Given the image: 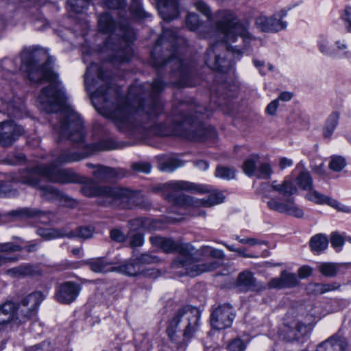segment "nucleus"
Segmentation results:
<instances>
[{
  "label": "nucleus",
  "mask_w": 351,
  "mask_h": 351,
  "mask_svg": "<svg viewBox=\"0 0 351 351\" xmlns=\"http://www.w3.org/2000/svg\"><path fill=\"white\" fill-rule=\"evenodd\" d=\"M106 6L110 9H120L125 5V0H104Z\"/></svg>",
  "instance_id": "nucleus-58"
},
{
  "label": "nucleus",
  "mask_w": 351,
  "mask_h": 351,
  "mask_svg": "<svg viewBox=\"0 0 351 351\" xmlns=\"http://www.w3.org/2000/svg\"><path fill=\"white\" fill-rule=\"evenodd\" d=\"M80 291V287L77 283L66 282L58 287L56 298L60 303L70 304L76 299Z\"/></svg>",
  "instance_id": "nucleus-15"
},
{
  "label": "nucleus",
  "mask_w": 351,
  "mask_h": 351,
  "mask_svg": "<svg viewBox=\"0 0 351 351\" xmlns=\"http://www.w3.org/2000/svg\"><path fill=\"white\" fill-rule=\"evenodd\" d=\"M337 339V335H333L326 339V341L319 343L317 347L316 351H328L330 350V346L332 345V341Z\"/></svg>",
  "instance_id": "nucleus-55"
},
{
  "label": "nucleus",
  "mask_w": 351,
  "mask_h": 351,
  "mask_svg": "<svg viewBox=\"0 0 351 351\" xmlns=\"http://www.w3.org/2000/svg\"><path fill=\"white\" fill-rule=\"evenodd\" d=\"M157 8L160 16L167 21L176 19L178 15L177 0H158Z\"/></svg>",
  "instance_id": "nucleus-21"
},
{
  "label": "nucleus",
  "mask_w": 351,
  "mask_h": 351,
  "mask_svg": "<svg viewBox=\"0 0 351 351\" xmlns=\"http://www.w3.org/2000/svg\"><path fill=\"white\" fill-rule=\"evenodd\" d=\"M310 328L308 325L298 322L295 326V330H290L285 339L287 341H292L300 339L309 332Z\"/></svg>",
  "instance_id": "nucleus-34"
},
{
  "label": "nucleus",
  "mask_w": 351,
  "mask_h": 351,
  "mask_svg": "<svg viewBox=\"0 0 351 351\" xmlns=\"http://www.w3.org/2000/svg\"><path fill=\"white\" fill-rule=\"evenodd\" d=\"M154 191H162L168 201L181 206L210 207L223 202L225 196L221 192L210 194L201 199L180 193L182 191L205 193L208 189L205 186L187 181H172L154 189Z\"/></svg>",
  "instance_id": "nucleus-6"
},
{
  "label": "nucleus",
  "mask_w": 351,
  "mask_h": 351,
  "mask_svg": "<svg viewBox=\"0 0 351 351\" xmlns=\"http://www.w3.org/2000/svg\"><path fill=\"white\" fill-rule=\"evenodd\" d=\"M340 113L332 112L327 118L323 128V136L325 138H330L332 134L339 123Z\"/></svg>",
  "instance_id": "nucleus-25"
},
{
  "label": "nucleus",
  "mask_w": 351,
  "mask_h": 351,
  "mask_svg": "<svg viewBox=\"0 0 351 351\" xmlns=\"http://www.w3.org/2000/svg\"><path fill=\"white\" fill-rule=\"evenodd\" d=\"M343 20L346 23V27L348 32H351V6L345 9Z\"/></svg>",
  "instance_id": "nucleus-60"
},
{
  "label": "nucleus",
  "mask_w": 351,
  "mask_h": 351,
  "mask_svg": "<svg viewBox=\"0 0 351 351\" xmlns=\"http://www.w3.org/2000/svg\"><path fill=\"white\" fill-rule=\"evenodd\" d=\"M27 351H58L56 348H53L51 343L47 342H43L41 343L35 345L29 348Z\"/></svg>",
  "instance_id": "nucleus-50"
},
{
  "label": "nucleus",
  "mask_w": 351,
  "mask_h": 351,
  "mask_svg": "<svg viewBox=\"0 0 351 351\" xmlns=\"http://www.w3.org/2000/svg\"><path fill=\"white\" fill-rule=\"evenodd\" d=\"M127 171L121 168H112L99 165L93 171L94 177L99 181H108L112 179H120L126 176Z\"/></svg>",
  "instance_id": "nucleus-19"
},
{
  "label": "nucleus",
  "mask_w": 351,
  "mask_h": 351,
  "mask_svg": "<svg viewBox=\"0 0 351 351\" xmlns=\"http://www.w3.org/2000/svg\"><path fill=\"white\" fill-rule=\"evenodd\" d=\"M136 258L141 266L142 265L157 263L160 261V258L158 256L149 253L142 254L140 256L137 257Z\"/></svg>",
  "instance_id": "nucleus-46"
},
{
  "label": "nucleus",
  "mask_w": 351,
  "mask_h": 351,
  "mask_svg": "<svg viewBox=\"0 0 351 351\" xmlns=\"http://www.w3.org/2000/svg\"><path fill=\"white\" fill-rule=\"evenodd\" d=\"M110 237L112 241L118 243L123 242L125 240V234L118 228H114L111 230L110 232Z\"/></svg>",
  "instance_id": "nucleus-51"
},
{
  "label": "nucleus",
  "mask_w": 351,
  "mask_h": 351,
  "mask_svg": "<svg viewBox=\"0 0 351 351\" xmlns=\"http://www.w3.org/2000/svg\"><path fill=\"white\" fill-rule=\"evenodd\" d=\"M132 169L136 173H149L152 169V165L147 162H136L132 164Z\"/></svg>",
  "instance_id": "nucleus-45"
},
{
  "label": "nucleus",
  "mask_w": 351,
  "mask_h": 351,
  "mask_svg": "<svg viewBox=\"0 0 351 351\" xmlns=\"http://www.w3.org/2000/svg\"><path fill=\"white\" fill-rule=\"evenodd\" d=\"M345 159L339 156H333L331 157L329 163V168L336 172L341 171L346 166Z\"/></svg>",
  "instance_id": "nucleus-41"
},
{
  "label": "nucleus",
  "mask_w": 351,
  "mask_h": 351,
  "mask_svg": "<svg viewBox=\"0 0 351 351\" xmlns=\"http://www.w3.org/2000/svg\"><path fill=\"white\" fill-rule=\"evenodd\" d=\"M271 187L274 191L278 192L285 197L292 195L297 192V188L289 180H285L282 184H279L276 183V181H273Z\"/></svg>",
  "instance_id": "nucleus-26"
},
{
  "label": "nucleus",
  "mask_w": 351,
  "mask_h": 351,
  "mask_svg": "<svg viewBox=\"0 0 351 351\" xmlns=\"http://www.w3.org/2000/svg\"><path fill=\"white\" fill-rule=\"evenodd\" d=\"M94 232V228L90 226H80L74 230H68L66 229V237L69 239L79 238L88 239L92 237Z\"/></svg>",
  "instance_id": "nucleus-29"
},
{
  "label": "nucleus",
  "mask_w": 351,
  "mask_h": 351,
  "mask_svg": "<svg viewBox=\"0 0 351 351\" xmlns=\"http://www.w3.org/2000/svg\"><path fill=\"white\" fill-rule=\"evenodd\" d=\"M86 264L90 267L91 271L96 273H105L112 270L110 263L104 258H91Z\"/></svg>",
  "instance_id": "nucleus-27"
},
{
  "label": "nucleus",
  "mask_w": 351,
  "mask_h": 351,
  "mask_svg": "<svg viewBox=\"0 0 351 351\" xmlns=\"http://www.w3.org/2000/svg\"><path fill=\"white\" fill-rule=\"evenodd\" d=\"M308 193L306 195V199L310 201L314 202L317 204H327L332 207H337L338 202L330 198L329 197L325 196L319 192L313 190L308 191Z\"/></svg>",
  "instance_id": "nucleus-30"
},
{
  "label": "nucleus",
  "mask_w": 351,
  "mask_h": 351,
  "mask_svg": "<svg viewBox=\"0 0 351 351\" xmlns=\"http://www.w3.org/2000/svg\"><path fill=\"white\" fill-rule=\"evenodd\" d=\"M340 286V284L337 282L329 284H322L323 294L328 291L337 290Z\"/></svg>",
  "instance_id": "nucleus-62"
},
{
  "label": "nucleus",
  "mask_w": 351,
  "mask_h": 351,
  "mask_svg": "<svg viewBox=\"0 0 351 351\" xmlns=\"http://www.w3.org/2000/svg\"><path fill=\"white\" fill-rule=\"evenodd\" d=\"M306 291L308 294H323L322 284L309 283L306 287Z\"/></svg>",
  "instance_id": "nucleus-56"
},
{
  "label": "nucleus",
  "mask_w": 351,
  "mask_h": 351,
  "mask_svg": "<svg viewBox=\"0 0 351 351\" xmlns=\"http://www.w3.org/2000/svg\"><path fill=\"white\" fill-rule=\"evenodd\" d=\"M19 195V192L16 189L10 188L4 182L0 181V197H14Z\"/></svg>",
  "instance_id": "nucleus-44"
},
{
  "label": "nucleus",
  "mask_w": 351,
  "mask_h": 351,
  "mask_svg": "<svg viewBox=\"0 0 351 351\" xmlns=\"http://www.w3.org/2000/svg\"><path fill=\"white\" fill-rule=\"evenodd\" d=\"M194 5L199 12H200L207 18L208 21H211L212 14L210 9L204 1L198 0L194 3Z\"/></svg>",
  "instance_id": "nucleus-47"
},
{
  "label": "nucleus",
  "mask_w": 351,
  "mask_h": 351,
  "mask_svg": "<svg viewBox=\"0 0 351 351\" xmlns=\"http://www.w3.org/2000/svg\"><path fill=\"white\" fill-rule=\"evenodd\" d=\"M245 348V346L240 339H234L228 346L229 351H243Z\"/></svg>",
  "instance_id": "nucleus-52"
},
{
  "label": "nucleus",
  "mask_w": 351,
  "mask_h": 351,
  "mask_svg": "<svg viewBox=\"0 0 351 351\" xmlns=\"http://www.w3.org/2000/svg\"><path fill=\"white\" fill-rule=\"evenodd\" d=\"M235 318V312L230 304H223L215 308L210 314V322L213 328L223 330L230 328Z\"/></svg>",
  "instance_id": "nucleus-12"
},
{
  "label": "nucleus",
  "mask_w": 351,
  "mask_h": 351,
  "mask_svg": "<svg viewBox=\"0 0 351 351\" xmlns=\"http://www.w3.org/2000/svg\"><path fill=\"white\" fill-rule=\"evenodd\" d=\"M330 242L332 245L335 247H340L344 243L343 238L338 232H332L330 237Z\"/></svg>",
  "instance_id": "nucleus-57"
},
{
  "label": "nucleus",
  "mask_w": 351,
  "mask_h": 351,
  "mask_svg": "<svg viewBox=\"0 0 351 351\" xmlns=\"http://www.w3.org/2000/svg\"><path fill=\"white\" fill-rule=\"evenodd\" d=\"M318 47L319 51L327 56H334L335 51L328 45V42L326 39L321 38L318 41Z\"/></svg>",
  "instance_id": "nucleus-49"
},
{
  "label": "nucleus",
  "mask_w": 351,
  "mask_h": 351,
  "mask_svg": "<svg viewBox=\"0 0 351 351\" xmlns=\"http://www.w3.org/2000/svg\"><path fill=\"white\" fill-rule=\"evenodd\" d=\"M143 243H144L143 234L140 232H137V233L134 234L131 237L130 241V245L132 247H140V246L143 245Z\"/></svg>",
  "instance_id": "nucleus-53"
},
{
  "label": "nucleus",
  "mask_w": 351,
  "mask_h": 351,
  "mask_svg": "<svg viewBox=\"0 0 351 351\" xmlns=\"http://www.w3.org/2000/svg\"><path fill=\"white\" fill-rule=\"evenodd\" d=\"M237 286L242 291H261L266 289L265 285L257 282L253 274L247 270L241 272L237 278Z\"/></svg>",
  "instance_id": "nucleus-16"
},
{
  "label": "nucleus",
  "mask_w": 351,
  "mask_h": 351,
  "mask_svg": "<svg viewBox=\"0 0 351 351\" xmlns=\"http://www.w3.org/2000/svg\"><path fill=\"white\" fill-rule=\"evenodd\" d=\"M37 233L45 240L66 237V228H38Z\"/></svg>",
  "instance_id": "nucleus-32"
},
{
  "label": "nucleus",
  "mask_w": 351,
  "mask_h": 351,
  "mask_svg": "<svg viewBox=\"0 0 351 351\" xmlns=\"http://www.w3.org/2000/svg\"><path fill=\"white\" fill-rule=\"evenodd\" d=\"M215 24L223 42L217 43L207 50L205 62L213 70L226 73L234 64L232 57L243 53L253 37L230 10L218 11Z\"/></svg>",
  "instance_id": "nucleus-3"
},
{
  "label": "nucleus",
  "mask_w": 351,
  "mask_h": 351,
  "mask_svg": "<svg viewBox=\"0 0 351 351\" xmlns=\"http://www.w3.org/2000/svg\"><path fill=\"white\" fill-rule=\"evenodd\" d=\"M259 160V156L252 154L250 156L243 165L244 173L248 176H255L257 170V164Z\"/></svg>",
  "instance_id": "nucleus-36"
},
{
  "label": "nucleus",
  "mask_w": 351,
  "mask_h": 351,
  "mask_svg": "<svg viewBox=\"0 0 351 351\" xmlns=\"http://www.w3.org/2000/svg\"><path fill=\"white\" fill-rule=\"evenodd\" d=\"M2 103L3 105V112L9 117L14 118H21L22 117L23 112V105L22 102L13 101L4 103V101H2Z\"/></svg>",
  "instance_id": "nucleus-28"
},
{
  "label": "nucleus",
  "mask_w": 351,
  "mask_h": 351,
  "mask_svg": "<svg viewBox=\"0 0 351 351\" xmlns=\"http://www.w3.org/2000/svg\"><path fill=\"white\" fill-rule=\"evenodd\" d=\"M200 311L186 305L178 309L169 320L167 332L171 341H177L178 332H182L184 340L191 339L199 328Z\"/></svg>",
  "instance_id": "nucleus-9"
},
{
  "label": "nucleus",
  "mask_w": 351,
  "mask_h": 351,
  "mask_svg": "<svg viewBox=\"0 0 351 351\" xmlns=\"http://www.w3.org/2000/svg\"><path fill=\"white\" fill-rule=\"evenodd\" d=\"M267 206L270 210L280 213H285L298 218H302L304 216L303 210L294 203L293 198H289L284 202L271 198L267 202Z\"/></svg>",
  "instance_id": "nucleus-14"
},
{
  "label": "nucleus",
  "mask_w": 351,
  "mask_h": 351,
  "mask_svg": "<svg viewBox=\"0 0 351 351\" xmlns=\"http://www.w3.org/2000/svg\"><path fill=\"white\" fill-rule=\"evenodd\" d=\"M186 24L191 31H195L202 26L199 16L195 13L188 14L186 19Z\"/></svg>",
  "instance_id": "nucleus-42"
},
{
  "label": "nucleus",
  "mask_w": 351,
  "mask_h": 351,
  "mask_svg": "<svg viewBox=\"0 0 351 351\" xmlns=\"http://www.w3.org/2000/svg\"><path fill=\"white\" fill-rule=\"evenodd\" d=\"M115 270L128 276H136L143 274L145 276L156 277L159 274V271L155 269H149L146 271H143L137 258L117 267Z\"/></svg>",
  "instance_id": "nucleus-17"
},
{
  "label": "nucleus",
  "mask_w": 351,
  "mask_h": 351,
  "mask_svg": "<svg viewBox=\"0 0 351 351\" xmlns=\"http://www.w3.org/2000/svg\"><path fill=\"white\" fill-rule=\"evenodd\" d=\"M60 201L66 207L75 208L77 206V202L62 193Z\"/></svg>",
  "instance_id": "nucleus-59"
},
{
  "label": "nucleus",
  "mask_w": 351,
  "mask_h": 351,
  "mask_svg": "<svg viewBox=\"0 0 351 351\" xmlns=\"http://www.w3.org/2000/svg\"><path fill=\"white\" fill-rule=\"evenodd\" d=\"M149 240L152 245L160 247L167 253L176 252L179 254V256L172 263V268L182 269L183 271H180L182 275L194 277L198 276L201 271L210 269L206 266L191 265L193 263L190 257L193 255L194 247L189 243H180L172 239L158 236L151 237Z\"/></svg>",
  "instance_id": "nucleus-8"
},
{
  "label": "nucleus",
  "mask_w": 351,
  "mask_h": 351,
  "mask_svg": "<svg viewBox=\"0 0 351 351\" xmlns=\"http://www.w3.org/2000/svg\"><path fill=\"white\" fill-rule=\"evenodd\" d=\"M84 83L89 92L98 85L93 92V103H101L107 118L123 133L136 138L178 135L202 141L206 137L202 120L209 117V110L202 105L180 102L173 110L171 126L156 122L163 112L160 95L167 86L160 76L152 83L130 86L124 97L112 83L110 74L99 64L92 63L86 69Z\"/></svg>",
  "instance_id": "nucleus-1"
},
{
  "label": "nucleus",
  "mask_w": 351,
  "mask_h": 351,
  "mask_svg": "<svg viewBox=\"0 0 351 351\" xmlns=\"http://www.w3.org/2000/svg\"><path fill=\"white\" fill-rule=\"evenodd\" d=\"M38 189L40 191V196L47 200H60L62 197V192L51 186H39Z\"/></svg>",
  "instance_id": "nucleus-35"
},
{
  "label": "nucleus",
  "mask_w": 351,
  "mask_h": 351,
  "mask_svg": "<svg viewBox=\"0 0 351 351\" xmlns=\"http://www.w3.org/2000/svg\"><path fill=\"white\" fill-rule=\"evenodd\" d=\"M24 133L23 128L12 120L0 123V145L11 146Z\"/></svg>",
  "instance_id": "nucleus-13"
},
{
  "label": "nucleus",
  "mask_w": 351,
  "mask_h": 351,
  "mask_svg": "<svg viewBox=\"0 0 351 351\" xmlns=\"http://www.w3.org/2000/svg\"><path fill=\"white\" fill-rule=\"evenodd\" d=\"M183 164V161L178 158L167 157L160 159L158 162V168L162 171L171 172L176 169L182 166Z\"/></svg>",
  "instance_id": "nucleus-31"
},
{
  "label": "nucleus",
  "mask_w": 351,
  "mask_h": 351,
  "mask_svg": "<svg viewBox=\"0 0 351 351\" xmlns=\"http://www.w3.org/2000/svg\"><path fill=\"white\" fill-rule=\"evenodd\" d=\"M234 170L230 167L217 166L215 176L222 179L230 180L234 178Z\"/></svg>",
  "instance_id": "nucleus-40"
},
{
  "label": "nucleus",
  "mask_w": 351,
  "mask_h": 351,
  "mask_svg": "<svg viewBox=\"0 0 351 351\" xmlns=\"http://www.w3.org/2000/svg\"><path fill=\"white\" fill-rule=\"evenodd\" d=\"M338 268V265L333 263H321L318 265V270L319 272L327 277H333L336 276Z\"/></svg>",
  "instance_id": "nucleus-39"
},
{
  "label": "nucleus",
  "mask_w": 351,
  "mask_h": 351,
  "mask_svg": "<svg viewBox=\"0 0 351 351\" xmlns=\"http://www.w3.org/2000/svg\"><path fill=\"white\" fill-rule=\"evenodd\" d=\"M20 69L26 73L28 80L34 84L45 82L49 85L43 88L38 97L39 108L47 113H54L62 110L58 117L59 123L53 126L58 136V141L68 139L77 147L85 148L83 153L72 152L68 149H55L51 153V163L38 165L20 172L16 180L18 182L37 187L41 178L52 182L66 184L81 182V178L69 169H61L58 166L80 160L95 152L110 150L114 148L112 141L104 140L93 144H86L85 132L80 115L71 106H63L64 91L58 75L52 71L51 61L41 62L38 53L24 49L21 54Z\"/></svg>",
  "instance_id": "nucleus-2"
},
{
  "label": "nucleus",
  "mask_w": 351,
  "mask_h": 351,
  "mask_svg": "<svg viewBox=\"0 0 351 351\" xmlns=\"http://www.w3.org/2000/svg\"><path fill=\"white\" fill-rule=\"evenodd\" d=\"M299 284V280L295 274L282 271L278 278H272L268 283L269 288L285 289L293 288Z\"/></svg>",
  "instance_id": "nucleus-18"
},
{
  "label": "nucleus",
  "mask_w": 351,
  "mask_h": 351,
  "mask_svg": "<svg viewBox=\"0 0 351 351\" xmlns=\"http://www.w3.org/2000/svg\"><path fill=\"white\" fill-rule=\"evenodd\" d=\"M224 253L223 251L213 248L208 245L202 246L200 249L193 252V255L190 257L192 264L196 266H206L209 267V270L201 271L199 274L204 272L212 271L220 267L222 265L223 259L224 258Z\"/></svg>",
  "instance_id": "nucleus-10"
},
{
  "label": "nucleus",
  "mask_w": 351,
  "mask_h": 351,
  "mask_svg": "<svg viewBox=\"0 0 351 351\" xmlns=\"http://www.w3.org/2000/svg\"><path fill=\"white\" fill-rule=\"evenodd\" d=\"M82 193L88 197H99L98 204L104 206L131 208L138 204L139 193L121 186H97L85 185Z\"/></svg>",
  "instance_id": "nucleus-7"
},
{
  "label": "nucleus",
  "mask_w": 351,
  "mask_h": 351,
  "mask_svg": "<svg viewBox=\"0 0 351 351\" xmlns=\"http://www.w3.org/2000/svg\"><path fill=\"white\" fill-rule=\"evenodd\" d=\"M278 107V99H275L268 104L266 112L270 115H274Z\"/></svg>",
  "instance_id": "nucleus-61"
},
{
  "label": "nucleus",
  "mask_w": 351,
  "mask_h": 351,
  "mask_svg": "<svg viewBox=\"0 0 351 351\" xmlns=\"http://www.w3.org/2000/svg\"><path fill=\"white\" fill-rule=\"evenodd\" d=\"M272 173V169L269 163L263 162L259 164L256 174L258 178L268 179Z\"/></svg>",
  "instance_id": "nucleus-43"
},
{
  "label": "nucleus",
  "mask_w": 351,
  "mask_h": 351,
  "mask_svg": "<svg viewBox=\"0 0 351 351\" xmlns=\"http://www.w3.org/2000/svg\"><path fill=\"white\" fill-rule=\"evenodd\" d=\"M298 273L300 278H305L311 275L312 269L308 266H303L299 269Z\"/></svg>",
  "instance_id": "nucleus-63"
},
{
  "label": "nucleus",
  "mask_w": 351,
  "mask_h": 351,
  "mask_svg": "<svg viewBox=\"0 0 351 351\" xmlns=\"http://www.w3.org/2000/svg\"><path fill=\"white\" fill-rule=\"evenodd\" d=\"M298 185L304 190L311 191L313 188V179L307 171H302L297 178Z\"/></svg>",
  "instance_id": "nucleus-38"
},
{
  "label": "nucleus",
  "mask_w": 351,
  "mask_h": 351,
  "mask_svg": "<svg viewBox=\"0 0 351 351\" xmlns=\"http://www.w3.org/2000/svg\"><path fill=\"white\" fill-rule=\"evenodd\" d=\"M44 299L45 296L40 291L32 292L23 298L16 305V319L19 323H24L32 319Z\"/></svg>",
  "instance_id": "nucleus-11"
},
{
  "label": "nucleus",
  "mask_w": 351,
  "mask_h": 351,
  "mask_svg": "<svg viewBox=\"0 0 351 351\" xmlns=\"http://www.w3.org/2000/svg\"><path fill=\"white\" fill-rule=\"evenodd\" d=\"M130 10L131 14L138 20H144L151 16L149 13L144 10L140 0H132Z\"/></svg>",
  "instance_id": "nucleus-37"
},
{
  "label": "nucleus",
  "mask_w": 351,
  "mask_h": 351,
  "mask_svg": "<svg viewBox=\"0 0 351 351\" xmlns=\"http://www.w3.org/2000/svg\"><path fill=\"white\" fill-rule=\"evenodd\" d=\"M292 160L287 158H281L279 161V167L281 169H284L287 167H290L292 165Z\"/></svg>",
  "instance_id": "nucleus-64"
},
{
  "label": "nucleus",
  "mask_w": 351,
  "mask_h": 351,
  "mask_svg": "<svg viewBox=\"0 0 351 351\" xmlns=\"http://www.w3.org/2000/svg\"><path fill=\"white\" fill-rule=\"evenodd\" d=\"M35 271L34 265L25 264L7 269L5 274L12 278H17L34 275Z\"/></svg>",
  "instance_id": "nucleus-24"
},
{
  "label": "nucleus",
  "mask_w": 351,
  "mask_h": 351,
  "mask_svg": "<svg viewBox=\"0 0 351 351\" xmlns=\"http://www.w3.org/2000/svg\"><path fill=\"white\" fill-rule=\"evenodd\" d=\"M16 319V304L6 302L0 305V330Z\"/></svg>",
  "instance_id": "nucleus-22"
},
{
  "label": "nucleus",
  "mask_w": 351,
  "mask_h": 351,
  "mask_svg": "<svg viewBox=\"0 0 351 351\" xmlns=\"http://www.w3.org/2000/svg\"><path fill=\"white\" fill-rule=\"evenodd\" d=\"M21 250V246L12 243H5L0 245V252H19Z\"/></svg>",
  "instance_id": "nucleus-54"
},
{
  "label": "nucleus",
  "mask_w": 351,
  "mask_h": 351,
  "mask_svg": "<svg viewBox=\"0 0 351 351\" xmlns=\"http://www.w3.org/2000/svg\"><path fill=\"white\" fill-rule=\"evenodd\" d=\"M187 41L175 29L164 28L151 53L150 62L157 70L169 66L177 86H192L193 71L191 65L182 55Z\"/></svg>",
  "instance_id": "nucleus-4"
},
{
  "label": "nucleus",
  "mask_w": 351,
  "mask_h": 351,
  "mask_svg": "<svg viewBox=\"0 0 351 351\" xmlns=\"http://www.w3.org/2000/svg\"><path fill=\"white\" fill-rule=\"evenodd\" d=\"M255 25L262 32H278L285 29L287 26L285 22L277 19L275 17H267L260 16L255 20Z\"/></svg>",
  "instance_id": "nucleus-20"
},
{
  "label": "nucleus",
  "mask_w": 351,
  "mask_h": 351,
  "mask_svg": "<svg viewBox=\"0 0 351 351\" xmlns=\"http://www.w3.org/2000/svg\"><path fill=\"white\" fill-rule=\"evenodd\" d=\"M347 346L348 343L346 339L337 335V339L332 341L328 351H346Z\"/></svg>",
  "instance_id": "nucleus-48"
},
{
  "label": "nucleus",
  "mask_w": 351,
  "mask_h": 351,
  "mask_svg": "<svg viewBox=\"0 0 351 351\" xmlns=\"http://www.w3.org/2000/svg\"><path fill=\"white\" fill-rule=\"evenodd\" d=\"M8 216L14 217H38L41 222L47 223L50 220L51 213L43 212L36 208H22L8 213Z\"/></svg>",
  "instance_id": "nucleus-23"
},
{
  "label": "nucleus",
  "mask_w": 351,
  "mask_h": 351,
  "mask_svg": "<svg viewBox=\"0 0 351 351\" xmlns=\"http://www.w3.org/2000/svg\"><path fill=\"white\" fill-rule=\"evenodd\" d=\"M328 244L327 237L324 234H317L310 240V247L313 252H320L326 249Z\"/></svg>",
  "instance_id": "nucleus-33"
},
{
  "label": "nucleus",
  "mask_w": 351,
  "mask_h": 351,
  "mask_svg": "<svg viewBox=\"0 0 351 351\" xmlns=\"http://www.w3.org/2000/svg\"><path fill=\"white\" fill-rule=\"evenodd\" d=\"M99 30L104 33H112L105 42L106 47L112 50L111 61L125 62H128L132 56V50L130 43L134 40L135 32L130 25L126 23L120 25L117 31L114 20L108 12L101 14L98 19Z\"/></svg>",
  "instance_id": "nucleus-5"
}]
</instances>
